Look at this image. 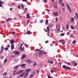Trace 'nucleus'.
Wrapping results in <instances>:
<instances>
[{"label": "nucleus", "instance_id": "obj_1", "mask_svg": "<svg viewBox=\"0 0 78 78\" xmlns=\"http://www.w3.org/2000/svg\"><path fill=\"white\" fill-rule=\"evenodd\" d=\"M39 52H40V53L39 54V57L40 58H42V56H43V55H42V54L43 55H45V54H47V52H44V51L42 50H41V51H39Z\"/></svg>", "mask_w": 78, "mask_h": 78}, {"label": "nucleus", "instance_id": "obj_2", "mask_svg": "<svg viewBox=\"0 0 78 78\" xmlns=\"http://www.w3.org/2000/svg\"><path fill=\"white\" fill-rule=\"evenodd\" d=\"M24 74V78H27L28 75H29V73L28 72H26L25 71L24 73H23Z\"/></svg>", "mask_w": 78, "mask_h": 78}, {"label": "nucleus", "instance_id": "obj_3", "mask_svg": "<svg viewBox=\"0 0 78 78\" xmlns=\"http://www.w3.org/2000/svg\"><path fill=\"white\" fill-rule=\"evenodd\" d=\"M49 27L48 26L47 27V30H46V29L45 28L44 29V30L45 31V32H48V31H50V28H49Z\"/></svg>", "mask_w": 78, "mask_h": 78}, {"label": "nucleus", "instance_id": "obj_4", "mask_svg": "<svg viewBox=\"0 0 78 78\" xmlns=\"http://www.w3.org/2000/svg\"><path fill=\"white\" fill-rule=\"evenodd\" d=\"M53 15L55 16H57L58 15V12H53Z\"/></svg>", "mask_w": 78, "mask_h": 78}, {"label": "nucleus", "instance_id": "obj_5", "mask_svg": "<svg viewBox=\"0 0 78 78\" xmlns=\"http://www.w3.org/2000/svg\"><path fill=\"white\" fill-rule=\"evenodd\" d=\"M24 72V70H20L18 72H17V73L19 74H20V73H23V72Z\"/></svg>", "mask_w": 78, "mask_h": 78}, {"label": "nucleus", "instance_id": "obj_6", "mask_svg": "<svg viewBox=\"0 0 78 78\" xmlns=\"http://www.w3.org/2000/svg\"><path fill=\"white\" fill-rule=\"evenodd\" d=\"M18 75V73H17V72L16 70L14 71V72L13 73V76H15L16 75Z\"/></svg>", "mask_w": 78, "mask_h": 78}, {"label": "nucleus", "instance_id": "obj_7", "mask_svg": "<svg viewBox=\"0 0 78 78\" xmlns=\"http://www.w3.org/2000/svg\"><path fill=\"white\" fill-rule=\"evenodd\" d=\"M67 7H68V8L70 12H72V10H71V9H70V7L69 6V5H68V4H67Z\"/></svg>", "mask_w": 78, "mask_h": 78}, {"label": "nucleus", "instance_id": "obj_8", "mask_svg": "<svg viewBox=\"0 0 78 78\" xmlns=\"http://www.w3.org/2000/svg\"><path fill=\"white\" fill-rule=\"evenodd\" d=\"M25 71L27 72H28V73H29V72H30V71H31V69L30 68H28L27 69H26Z\"/></svg>", "mask_w": 78, "mask_h": 78}, {"label": "nucleus", "instance_id": "obj_9", "mask_svg": "<svg viewBox=\"0 0 78 78\" xmlns=\"http://www.w3.org/2000/svg\"><path fill=\"white\" fill-rule=\"evenodd\" d=\"M3 3H4V2H2V1H0V7H2L3 6L2 4H3Z\"/></svg>", "mask_w": 78, "mask_h": 78}, {"label": "nucleus", "instance_id": "obj_10", "mask_svg": "<svg viewBox=\"0 0 78 78\" xmlns=\"http://www.w3.org/2000/svg\"><path fill=\"white\" fill-rule=\"evenodd\" d=\"M20 67H22L23 68H25V64H23L22 65H20Z\"/></svg>", "mask_w": 78, "mask_h": 78}, {"label": "nucleus", "instance_id": "obj_11", "mask_svg": "<svg viewBox=\"0 0 78 78\" xmlns=\"http://www.w3.org/2000/svg\"><path fill=\"white\" fill-rule=\"evenodd\" d=\"M15 42V41L13 39H12L10 41V42L11 43V44H14V42Z\"/></svg>", "mask_w": 78, "mask_h": 78}, {"label": "nucleus", "instance_id": "obj_12", "mask_svg": "<svg viewBox=\"0 0 78 78\" xmlns=\"http://www.w3.org/2000/svg\"><path fill=\"white\" fill-rule=\"evenodd\" d=\"M25 56H26V55H22L21 59H24V58H25Z\"/></svg>", "mask_w": 78, "mask_h": 78}, {"label": "nucleus", "instance_id": "obj_13", "mask_svg": "<svg viewBox=\"0 0 78 78\" xmlns=\"http://www.w3.org/2000/svg\"><path fill=\"white\" fill-rule=\"evenodd\" d=\"M48 62L49 63V64H52L53 63V61H48Z\"/></svg>", "mask_w": 78, "mask_h": 78}, {"label": "nucleus", "instance_id": "obj_14", "mask_svg": "<svg viewBox=\"0 0 78 78\" xmlns=\"http://www.w3.org/2000/svg\"><path fill=\"white\" fill-rule=\"evenodd\" d=\"M14 48V44H12L11 45V50H13Z\"/></svg>", "mask_w": 78, "mask_h": 78}, {"label": "nucleus", "instance_id": "obj_15", "mask_svg": "<svg viewBox=\"0 0 78 78\" xmlns=\"http://www.w3.org/2000/svg\"><path fill=\"white\" fill-rule=\"evenodd\" d=\"M73 65H74V66H77V63L76 62H73Z\"/></svg>", "mask_w": 78, "mask_h": 78}, {"label": "nucleus", "instance_id": "obj_16", "mask_svg": "<svg viewBox=\"0 0 78 78\" xmlns=\"http://www.w3.org/2000/svg\"><path fill=\"white\" fill-rule=\"evenodd\" d=\"M26 62H28V63H30V62H31V60H30L28 59L26 60Z\"/></svg>", "mask_w": 78, "mask_h": 78}, {"label": "nucleus", "instance_id": "obj_17", "mask_svg": "<svg viewBox=\"0 0 78 78\" xmlns=\"http://www.w3.org/2000/svg\"><path fill=\"white\" fill-rule=\"evenodd\" d=\"M24 74L23 73H22L18 77V78H20V77H23V76Z\"/></svg>", "mask_w": 78, "mask_h": 78}, {"label": "nucleus", "instance_id": "obj_18", "mask_svg": "<svg viewBox=\"0 0 78 78\" xmlns=\"http://www.w3.org/2000/svg\"><path fill=\"white\" fill-rule=\"evenodd\" d=\"M26 17L27 19H30V15H29V14H28V13Z\"/></svg>", "mask_w": 78, "mask_h": 78}, {"label": "nucleus", "instance_id": "obj_19", "mask_svg": "<svg viewBox=\"0 0 78 78\" xmlns=\"http://www.w3.org/2000/svg\"><path fill=\"white\" fill-rule=\"evenodd\" d=\"M11 19L10 18H9L6 20V22H8L9 21H11Z\"/></svg>", "mask_w": 78, "mask_h": 78}, {"label": "nucleus", "instance_id": "obj_20", "mask_svg": "<svg viewBox=\"0 0 78 78\" xmlns=\"http://www.w3.org/2000/svg\"><path fill=\"white\" fill-rule=\"evenodd\" d=\"M17 55H19V52L18 51H16L15 53V55L17 56Z\"/></svg>", "mask_w": 78, "mask_h": 78}, {"label": "nucleus", "instance_id": "obj_21", "mask_svg": "<svg viewBox=\"0 0 78 78\" xmlns=\"http://www.w3.org/2000/svg\"><path fill=\"white\" fill-rule=\"evenodd\" d=\"M61 26L59 25H57L56 26V29H59L60 28Z\"/></svg>", "mask_w": 78, "mask_h": 78}, {"label": "nucleus", "instance_id": "obj_22", "mask_svg": "<svg viewBox=\"0 0 78 78\" xmlns=\"http://www.w3.org/2000/svg\"><path fill=\"white\" fill-rule=\"evenodd\" d=\"M75 20L74 18H72L70 19V21L71 22H73V21Z\"/></svg>", "mask_w": 78, "mask_h": 78}, {"label": "nucleus", "instance_id": "obj_23", "mask_svg": "<svg viewBox=\"0 0 78 78\" xmlns=\"http://www.w3.org/2000/svg\"><path fill=\"white\" fill-rule=\"evenodd\" d=\"M66 69H67V70H71V69H72V68L68 66H66Z\"/></svg>", "mask_w": 78, "mask_h": 78}, {"label": "nucleus", "instance_id": "obj_24", "mask_svg": "<svg viewBox=\"0 0 78 78\" xmlns=\"http://www.w3.org/2000/svg\"><path fill=\"white\" fill-rule=\"evenodd\" d=\"M64 40L62 39L59 40V42H60V43H61V42H64Z\"/></svg>", "mask_w": 78, "mask_h": 78}, {"label": "nucleus", "instance_id": "obj_25", "mask_svg": "<svg viewBox=\"0 0 78 78\" xmlns=\"http://www.w3.org/2000/svg\"><path fill=\"white\" fill-rule=\"evenodd\" d=\"M48 27L49 28H52V27H53V24H48Z\"/></svg>", "mask_w": 78, "mask_h": 78}, {"label": "nucleus", "instance_id": "obj_26", "mask_svg": "<svg viewBox=\"0 0 78 78\" xmlns=\"http://www.w3.org/2000/svg\"><path fill=\"white\" fill-rule=\"evenodd\" d=\"M19 67V65H17L16 66H15L14 67V69H18V68Z\"/></svg>", "mask_w": 78, "mask_h": 78}, {"label": "nucleus", "instance_id": "obj_27", "mask_svg": "<svg viewBox=\"0 0 78 78\" xmlns=\"http://www.w3.org/2000/svg\"><path fill=\"white\" fill-rule=\"evenodd\" d=\"M54 8H56V7H57V4L55 3L54 4Z\"/></svg>", "mask_w": 78, "mask_h": 78}, {"label": "nucleus", "instance_id": "obj_28", "mask_svg": "<svg viewBox=\"0 0 78 78\" xmlns=\"http://www.w3.org/2000/svg\"><path fill=\"white\" fill-rule=\"evenodd\" d=\"M75 16L76 18H77V19H78V14H77V13L76 12L75 13Z\"/></svg>", "mask_w": 78, "mask_h": 78}, {"label": "nucleus", "instance_id": "obj_29", "mask_svg": "<svg viewBox=\"0 0 78 78\" xmlns=\"http://www.w3.org/2000/svg\"><path fill=\"white\" fill-rule=\"evenodd\" d=\"M7 75V72H5L3 73V76H6Z\"/></svg>", "mask_w": 78, "mask_h": 78}, {"label": "nucleus", "instance_id": "obj_30", "mask_svg": "<svg viewBox=\"0 0 78 78\" xmlns=\"http://www.w3.org/2000/svg\"><path fill=\"white\" fill-rule=\"evenodd\" d=\"M31 33V31H28L27 32V34H29Z\"/></svg>", "mask_w": 78, "mask_h": 78}, {"label": "nucleus", "instance_id": "obj_31", "mask_svg": "<svg viewBox=\"0 0 78 78\" xmlns=\"http://www.w3.org/2000/svg\"><path fill=\"white\" fill-rule=\"evenodd\" d=\"M43 21L44 20H43V19H41L40 20V23H42V22H43Z\"/></svg>", "mask_w": 78, "mask_h": 78}, {"label": "nucleus", "instance_id": "obj_32", "mask_svg": "<svg viewBox=\"0 0 78 78\" xmlns=\"http://www.w3.org/2000/svg\"><path fill=\"white\" fill-rule=\"evenodd\" d=\"M62 67L63 68V69H66V68L67 67V66H65V65H63L62 66Z\"/></svg>", "mask_w": 78, "mask_h": 78}, {"label": "nucleus", "instance_id": "obj_33", "mask_svg": "<svg viewBox=\"0 0 78 78\" xmlns=\"http://www.w3.org/2000/svg\"><path fill=\"white\" fill-rule=\"evenodd\" d=\"M21 5L22 8H23V9H24V5L23 4H21Z\"/></svg>", "mask_w": 78, "mask_h": 78}, {"label": "nucleus", "instance_id": "obj_34", "mask_svg": "<svg viewBox=\"0 0 78 78\" xmlns=\"http://www.w3.org/2000/svg\"><path fill=\"white\" fill-rule=\"evenodd\" d=\"M20 48L21 51H23V50H24V48H22L20 47Z\"/></svg>", "mask_w": 78, "mask_h": 78}, {"label": "nucleus", "instance_id": "obj_35", "mask_svg": "<svg viewBox=\"0 0 78 78\" xmlns=\"http://www.w3.org/2000/svg\"><path fill=\"white\" fill-rule=\"evenodd\" d=\"M71 28L72 30H74V29H75V28L73 26H71Z\"/></svg>", "mask_w": 78, "mask_h": 78}, {"label": "nucleus", "instance_id": "obj_36", "mask_svg": "<svg viewBox=\"0 0 78 78\" xmlns=\"http://www.w3.org/2000/svg\"><path fill=\"white\" fill-rule=\"evenodd\" d=\"M33 76H34V75H32V74H31V75H30V76L29 77V78H31Z\"/></svg>", "mask_w": 78, "mask_h": 78}, {"label": "nucleus", "instance_id": "obj_37", "mask_svg": "<svg viewBox=\"0 0 78 78\" xmlns=\"http://www.w3.org/2000/svg\"><path fill=\"white\" fill-rule=\"evenodd\" d=\"M61 6H65V5H64V3L63 2L62 3V4H61Z\"/></svg>", "mask_w": 78, "mask_h": 78}, {"label": "nucleus", "instance_id": "obj_38", "mask_svg": "<svg viewBox=\"0 0 78 78\" xmlns=\"http://www.w3.org/2000/svg\"><path fill=\"white\" fill-rule=\"evenodd\" d=\"M28 10V9H27V8H25L24 9V11L25 12H27V11Z\"/></svg>", "mask_w": 78, "mask_h": 78}, {"label": "nucleus", "instance_id": "obj_39", "mask_svg": "<svg viewBox=\"0 0 78 78\" xmlns=\"http://www.w3.org/2000/svg\"><path fill=\"white\" fill-rule=\"evenodd\" d=\"M25 47H26V48H28V45H27V44H25Z\"/></svg>", "mask_w": 78, "mask_h": 78}, {"label": "nucleus", "instance_id": "obj_40", "mask_svg": "<svg viewBox=\"0 0 78 78\" xmlns=\"http://www.w3.org/2000/svg\"><path fill=\"white\" fill-rule=\"evenodd\" d=\"M58 17H56V20L55 21V22H58Z\"/></svg>", "mask_w": 78, "mask_h": 78}, {"label": "nucleus", "instance_id": "obj_41", "mask_svg": "<svg viewBox=\"0 0 78 78\" xmlns=\"http://www.w3.org/2000/svg\"><path fill=\"white\" fill-rule=\"evenodd\" d=\"M66 28L67 29H69V24H67L66 25Z\"/></svg>", "mask_w": 78, "mask_h": 78}, {"label": "nucleus", "instance_id": "obj_42", "mask_svg": "<svg viewBox=\"0 0 78 78\" xmlns=\"http://www.w3.org/2000/svg\"><path fill=\"white\" fill-rule=\"evenodd\" d=\"M76 42V41L75 40H74L73 41V44H75Z\"/></svg>", "mask_w": 78, "mask_h": 78}, {"label": "nucleus", "instance_id": "obj_43", "mask_svg": "<svg viewBox=\"0 0 78 78\" xmlns=\"http://www.w3.org/2000/svg\"><path fill=\"white\" fill-rule=\"evenodd\" d=\"M37 65V63L36 62H34V66H35Z\"/></svg>", "mask_w": 78, "mask_h": 78}, {"label": "nucleus", "instance_id": "obj_44", "mask_svg": "<svg viewBox=\"0 0 78 78\" xmlns=\"http://www.w3.org/2000/svg\"><path fill=\"white\" fill-rule=\"evenodd\" d=\"M6 61H7V59H5L4 61V63H5V62H6Z\"/></svg>", "mask_w": 78, "mask_h": 78}, {"label": "nucleus", "instance_id": "obj_45", "mask_svg": "<svg viewBox=\"0 0 78 78\" xmlns=\"http://www.w3.org/2000/svg\"><path fill=\"white\" fill-rule=\"evenodd\" d=\"M47 34L48 36H49V35L50 34V31H48Z\"/></svg>", "mask_w": 78, "mask_h": 78}, {"label": "nucleus", "instance_id": "obj_46", "mask_svg": "<svg viewBox=\"0 0 78 78\" xmlns=\"http://www.w3.org/2000/svg\"><path fill=\"white\" fill-rule=\"evenodd\" d=\"M48 23V20H46V24Z\"/></svg>", "mask_w": 78, "mask_h": 78}, {"label": "nucleus", "instance_id": "obj_47", "mask_svg": "<svg viewBox=\"0 0 78 78\" xmlns=\"http://www.w3.org/2000/svg\"><path fill=\"white\" fill-rule=\"evenodd\" d=\"M11 33H12V34H15L16 33H15V32L14 31L12 32Z\"/></svg>", "mask_w": 78, "mask_h": 78}, {"label": "nucleus", "instance_id": "obj_48", "mask_svg": "<svg viewBox=\"0 0 78 78\" xmlns=\"http://www.w3.org/2000/svg\"><path fill=\"white\" fill-rule=\"evenodd\" d=\"M8 48H5V51H7L8 50Z\"/></svg>", "mask_w": 78, "mask_h": 78}, {"label": "nucleus", "instance_id": "obj_49", "mask_svg": "<svg viewBox=\"0 0 78 78\" xmlns=\"http://www.w3.org/2000/svg\"><path fill=\"white\" fill-rule=\"evenodd\" d=\"M54 72V71L53 70H52L51 71V73H53V72Z\"/></svg>", "mask_w": 78, "mask_h": 78}, {"label": "nucleus", "instance_id": "obj_50", "mask_svg": "<svg viewBox=\"0 0 78 78\" xmlns=\"http://www.w3.org/2000/svg\"><path fill=\"white\" fill-rule=\"evenodd\" d=\"M39 50L40 49H36L35 50V51H39Z\"/></svg>", "mask_w": 78, "mask_h": 78}, {"label": "nucleus", "instance_id": "obj_51", "mask_svg": "<svg viewBox=\"0 0 78 78\" xmlns=\"http://www.w3.org/2000/svg\"><path fill=\"white\" fill-rule=\"evenodd\" d=\"M62 1H61V0L59 1V3H62Z\"/></svg>", "mask_w": 78, "mask_h": 78}, {"label": "nucleus", "instance_id": "obj_52", "mask_svg": "<svg viewBox=\"0 0 78 78\" xmlns=\"http://www.w3.org/2000/svg\"><path fill=\"white\" fill-rule=\"evenodd\" d=\"M61 65V63H60V62L58 63V66H59V65Z\"/></svg>", "mask_w": 78, "mask_h": 78}, {"label": "nucleus", "instance_id": "obj_53", "mask_svg": "<svg viewBox=\"0 0 78 78\" xmlns=\"http://www.w3.org/2000/svg\"><path fill=\"white\" fill-rule=\"evenodd\" d=\"M22 1L24 2H27V0H22Z\"/></svg>", "mask_w": 78, "mask_h": 78}, {"label": "nucleus", "instance_id": "obj_54", "mask_svg": "<svg viewBox=\"0 0 78 78\" xmlns=\"http://www.w3.org/2000/svg\"><path fill=\"white\" fill-rule=\"evenodd\" d=\"M47 1V0H44V2H45V3H46Z\"/></svg>", "mask_w": 78, "mask_h": 78}, {"label": "nucleus", "instance_id": "obj_55", "mask_svg": "<svg viewBox=\"0 0 78 78\" xmlns=\"http://www.w3.org/2000/svg\"><path fill=\"white\" fill-rule=\"evenodd\" d=\"M48 78H51V76H50L49 75H48Z\"/></svg>", "mask_w": 78, "mask_h": 78}, {"label": "nucleus", "instance_id": "obj_56", "mask_svg": "<svg viewBox=\"0 0 78 78\" xmlns=\"http://www.w3.org/2000/svg\"><path fill=\"white\" fill-rule=\"evenodd\" d=\"M18 7L19 9H21V7H20V6L18 5Z\"/></svg>", "mask_w": 78, "mask_h": 78}, {"label": "nucleus", "instance_id": "obj_57", "mask_svg": "<svg viewBox=\"0 0 78 78\" xmlns=\"http://www.w3.org/2000/svg\"><path fill=\"white\" fill-rule=\"evenodd\" d=\"M46 11H48V12H50V10L49 9H47L46 10Z\"/></svg>", "mask_w": 78, "mask_h": 78}, {"label": "nucleus", "instance_id": "obj_58", "mask_svg": "<svg viewBox=\"0 0 78 78\" xmlns=\"http://www.w3.org/2000/svg\"><path fill=\"white\" fill-rule=\"evenodd\" d=\"M65 29V27L64 26L62 27V30H64Z\"/></svg>", "mask_w": 78, "mask_h": 78}, {"label": "nucleus", "instance_id": "obj_59", "mask_svg": "<svg viewBox=\"0 0 78 78\" xmlns=\"http://www.w3.org/2000/svg\"><path fill=\"white\" fill-rule=\"evenodd\" d=\"M57 29V31H59V29H60V28H58V29Z\"/></svg>", "mask_w": 78, "mask_h": 78}, {"label": "nucleus", "instance_id": "obj_60", "mask_svg": "<svg viewBox=\"0 0 78 78\" xmlns=\"http://www.w3.org/2000/svg\"><path fill=\"white\" fill-rule=\"evenodd\" d=\"M7 46L8 47H10V45H9V44H8L7 45Z\"/></svg>", "mask_w": 78, "mask_h": 78}, {"label": "nucleus", "instance_id": "obj_61", "mask_svg": "<svg viewBox=\"0 0 78 78\" xmlns=\"http://www.w3.org/2000/svg\"><path fill=\"white\" fill-rule=\"evenodd\" d=\"M48 41H45V43L47 44V43H48Z\"/></svg>", "mask_w": 78, "mask_h": 78}, {"label": "nucleus", "instance_id": "obj_62", "mask_svg": "<svg viewBox=\"0 0 78 78\" xmlns=\"http://www.w3.org/2000/svg\"><path fill=\"white\" fill-rule=\"evenodd\" d=\"M61 34V35H62V36H64V33H62Z\"/></svg>", "mask_w": 78, "mask_h": 78}, {"label": "nucleus", "instance_id": "obj_63", "mask_svg": "<svg viewBox=\"0 0 78 78\" xmlns=\"http://www.w3.org/2000/svg\"><path fill=\"white\" fill-rule=\"evenodd\" d=\"M22 45H23V44H22L21 45H20V48H21L22 46Z\"/></svg>", "mask_w": 78, "mask_h": 78}, {"label": "nucleus", "instance_id": "obj_64", "mask_svg": "<svg viewBox=\"0 0 78 78\" xmlns=\"http://www.w3.org/2000/svg\"><path fill=\"white\" fill-rule=\"evenodd\" d=\"M67 63L68 64V65H70L71 64L70 63H69V62H67Z\"/></svg>", "mask_w": 78, "mask_h": 78}]
</instances>
